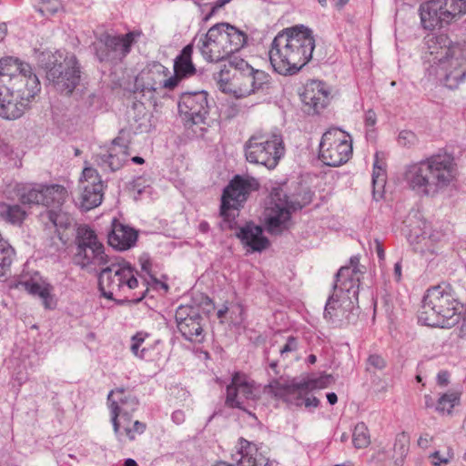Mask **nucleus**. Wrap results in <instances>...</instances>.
<instances>
[{
	"label": "nucleus",
	"mask_w": 466,
	"mask_h": 466,
	"mask_svg": "<svg viewBox=\"0 0 466 466\" xmlns=\"http://www.w3.org/2000/svg\"><path fill=\"white\" fill-rule=\"evenodd\" d=\"M450 374L446 370H441L437 375V382L440 386H447L449 383Z\"/></svg>",
	"instance_id": "56"
},
{
	"label": "nucleus",
	"mask_w": 466,
	"mask_h": 466,
	"mask_svg": "<svg viewBox=\"0 0 466 466\" xmlns=\"http://www.w3.org/2000/svg\"><path fill=\"white\" fill-rule=\"evenodd\" d=\"M260 397V389L245 374L236 373L227 387L226 405L248 411Z\"/></svg>",
	"instance_id": "17"
},
{
	"label": "nucleus",
	"mask_w": 466,
	"mask_h": 466,
	"mask_svg": "<svg viewBox=\"0 0 466 466\" xmlns=\"http://www.w3.org/2000/svg\"><path fill=\"white\" fill-rule=\"evenodd\" d=\"M135 32H129L123 35H104L95 44L96 58L101 63L116 65L120 63L130 52L136 36Z\"/></svg>",
	"instance_id": "15"
},
{
	"label": "nucleus",
	"mask_w": 466,
	"mask_h": 466,
	"mask_svg": "<svg viewBox=\"0 0 466 466\" xmlns=\"http://www.w3.org/2000/svg\"><path fill=\"white\" fill-rule=\"evenodd\" d=\"M108 244L117 250L132 248L137 239V233L132 228L123 225L116 219L112 222V229L108 234Z\"/></svg>",
	"instance_id": "27"
},
{
	"label": "nucleus",
	"mask_w": 466,
	"mask_h": 466,
	"mask_svg": "<svg viewBox=\"0 0 466 466\" xmlns=\"http://www.w3.org/2000/svg\"><path fill=\"white\" fill-rule=\"evenodd\" d=\"M342 287H344L342 283L334 282L333 292L327 300L323 313L325 319L336 326L354 322L360 312L359 293L354 295Z\"/></svg>",
	"instance_id": "10"
},
{
	"label": "nucleus",
	"mask_w": 466,
	"mask_h": 466,
	"mask_svg": "<svg viewBox=\"0 0 466 466\" xmlns=\"http://www.w3.org/2000/svg\"><path fill=\"white\" fill-rule=\"evenodd\" d=\"M377 121L376 114L373 110H368L365 114V124L367 127L375 126Z\"/></svg>",
	"instance_id": "57"
},
{
	"label": "nucleus",
	"mask_w": 466,
	"mask_h": 466,
	"mask_svg": "<svg viewBox=\"0 0 466 466\" xmlns=\"http://www.w3.org/2000/svg\"><path fill=\"white\" fill-rule=\"evenodd\" d=\"M77 251L87 247L102 244L96 235L95 231L87 226H80L76 232Z\"/></svg>",
	"instance_id": "39"
},
{
	"label": "nucleus",
	"mask_w": 466,
	"mask_h": 466,
	"mask_svg": "<svg viewBox=\"0 0 466 466\" xmlns=\"http://www.w3.org/2000/svg\"><path fill=\"white\" fill-rule=\"evenodd\" d=\"M309 390H303L301 395H295L293 398V402L296 406L304 405L306 408H316L319 404V400L314 396H308Z\"/></svg>",
	"instance_id": "47"
},
{
	"label": "nucleus",
	"mask_w": 466,
	"mask_h": 466,
	"mask_svg": "<svg viewBox=\"0 0 466 466\" xmlns=\"http://www.w3.org/2000/svg\"><path fill=\"white\" fill-rule=\"evenodd\" d=\"M178 112L184 125L192 134L200 137L207 131V116L209 113L208 93L205 91L184 93L178 101Z\"/></svg>",
	"instance_id": "9"
},
{
	"label": "nucleus",
	"mask_w": 466,
	"mask_h": 466,
	"mask_svg": "<svg viewBox=\"0 0 466 466\" xmlns=\"http://www.w3.org/2000/svg\"><path fill=\"white\" fill-rule=\"evenodd\" d=\"M454 453L451 449H448L445 452L441 453L440 451H436L430 455L431 463L434 466H441L448 464L453 459Z\"/></svg>",
	"instance_id": "48"
},
{
	"label": "nucleus",
	"mask_w": 466,
	"mask_h": 466,
	"mask_svg": "<svg viewBox=\"0 0 466 466\" xmlns=\"http://www.w3.org/2000/svg\"><path fill=\"white\" fill-rule=\"evenodd\" d=\"M233 67L234 66L230 65L229 59L228 66L225 65L223 69H221L218 73L214 75V79L217 82L218 89L224 93L233 94V90H231V84H233Z\"/></svg>",
	"instance_id": "40"
},
{
	"label": "nucleus",
	"mask_w": 466,
	"mask_h": 466,
	"mask_svg": "<svg viewBox=\"0 0 466 466\" xmlns=\"http://www.w3.org/2000/svg\"><path fill=\"white\" fill-rule=\"evenodd\" d=\"M43 184L25 185L18 188L17 196L23 204L41 205L43 202Z\"/></svg>",
	"instance_id": "38"
},
{
	"label": "nucleus",
	"mask_w": 466,
	"mask_h": 466,
	"mask_svg": "<svg viewBox=\"0 0 466 466\" xmlns=\"http://www.w3.org/2000/svg\"><path fill=\"white\" fill-rule=\"evenodd\" d=\"M258 187L255 178L236 176L224 189L221 198L220 215L225 219H229L230 210H237L247 200L248 196Z\"/></svg>",
	"instance_id": "20"
},
{
	"label": "nucleus",
	"mask_w": 466,
	"mask_h": 466,
	"mask_svg": "<svg viewBox=\"0 0 466 466\" xmlns=\"http://www.w3.org/2000/svg\"><path fill=\"white\" fill-rule=\"evenodd\" d=\"M193 46H186L174 60V76L158 82H147L143 85L142 92L158 93L161 89L172 90L177 87L183 78L190 77L197 72L192 62Z\"/></svg>",
	"instance_id": "16"
},
{
	"label": "nucleus",
	"mask_w": 466,
	"mask_h": 466,
	"mask_svg": "<svg viewBox=\"0 0 466 466\" xmlns=\"http://www.w3.org/2000/svg\"><path fill=\"white\" fill-rule=\"evenodd\" d=\"M175 319L179 332L187 340H203V318L198 306L180 305L176 310Z\"/></svg>",
	"instance_id": "24"
},
{
	"label": "nucleus",
	"mask_w": 466,
	"mask_h": 466,
	"mask_svg": "<svg viewBox=\"0 0 466 466\" xmlns=\"http://www.w3.org/2000/svg\"><path fill=\"white\" fill-rule=\"evenodd\" d=\"M456 176V164L450 154L433 155L406 167L403 179L417 194L435 197L444 192Z\"/></svg>",
	"instance_id": "3"
},
{
	"label": "nucleus",
	"mask_w": 466,
	"mask_h": 466,
	"mask_svg": "<svg viewBox=\"0 0 466 466\" xmlns=\"http://www.w3.org/2000/svg\"><path fill=\"white\" fill-rule=\"evenodd\" d=\"M46 78L60 93L72 94L80 82V68L76 57L74 55L66 56L63 63L47 69Z\"/></svg>",
	"instance_id": "19"
},
{
	"label": "nucleus",
	"mask_w": 466,
	"mask_h": 466,
	"mask_svg": "<svg viewBox=\"0 0 466 466\" xmlns=\"http://www.w3.org/2000/svg\"><path fill=\"white\" fill-rule=\"evenodd\" d=\"M230 65L233 67L231 90L234 96L246 97L268 88L269 76L261 70H255L245 60L239 57H231Z\"/></svg>",
	"instance_id": "11"
},
{
	"label": "nucleus",
	"mask_w": 466,
	"mask_h": 466,
	"mask_svg": "<svg viewBox=\"0 0 466 466\" xmlns=\"http://www.w3.org/2000/svg\"><path fill=\"white\" fill-rule=\"evenodd\" d=\"M199 230L203 233H207L209 230V225L208 222L203 221L199 224Z\"/></svg>",
	"instance_id": "64"
},
{
	"label": "nucleus",
	"mask_w": 466,
	"mask_h": 466,
	"mask_svg": "<svg viewBox=\"0 0 466 466\" xmlns=\"http://www.w3.org/2000/svg\"><path fill=\"white\" fill-rule=\"evenodd\" d=\"M246 159L249 163L275 168L285 154V147L280 134L256 130L244 145Z\"/></svg>",
	"instance_id": "6"
},
{
	"label": "nucleus",
	"mask_w": 466,
	"mask_h": 466,
	"mask_svg": "<svg viewBox=\"0 0 466 466\" xmlns=\"http://www.w3.org/2000/svg\"><path fill=\"white\" fill-rule=\"evenodd\" d=\"M352 154L350 136L339 128L326 131L319 143V159L327 166L339 167L346 163Z\"/></svg>",
	"instance_id": "13"
},
{
	"label": "nucleus",
	"mask_w": 466,
	"mask_h": 466,
	"mask_svg": "<svg viewBox=\"0 0 466 466\" xmlns=\"http://www.w3.org/2000/svg\"><path fill=\"white\" fill-rule=\"evenodd\" d=\"M78 207L85 211L98 207L104 197V183L96 169L85 167L79 181Z\"/></svg>",
	"instance_id": "21"
},
{
	"label": "nucleus",
	"mask_w": 466,
	"mask_h": 466,
	"mask_svg": "<svg viewBox=\"0 0 466 466\" xmlns=\"http://www.w3.org/2000/svg\"><path fill=\"white\" fill-rule=\"evenodd\" d=\"M352 441L357 449L365 448L370 443L368 428L363 422H360L355 426Z\"/></svg>",
	"instance_id": "43"
},
{
	"label": "nucleus",
	"mask_w": 466,
	"mask_h": 466,
	"mask_svg": "<svg viewBox=\"0 0 466 466\" xmlns=\"http://www.w3.org/2000/svg\"><path fill=\"white\" fill-rule=\"evenodd\" d=\"M457 401L458 396L455 393H445L439 398L436 410L441 414H450Z\"/></svg>",
	"instance_id": "44"
},
{
	"label": "nucleus",
	"mask_w": 466,
	"mask_h": 466,
	"mask_svg": "<svg viewBox=\"0 0 466 466\" xmlns=\"http://www.w3.org/2000/svg\"><path fill=\"white\" fill-rule=\"evenodd\" d=\"M172 420L175 423L180 424L185 420V415L181 410H176L172 414Z\"/></svg>",
	"instance_id": "58"
},
{
	"label": "nucleus",
	"mask_w": 466,
	"mask_h": 466,
	"mask_svg": "<svg viewBox=\"0 0 466 466\" xmlns=\"http://www.w3.org/2000/svg\"><path fill=\"white\" fill-rule=\"evenodd\" d=\"M363 274L360 268V258L353 256L350 259V264L341 267L335 276V283L344 285L342 289H348L354 295L359 293L360 276Z\"/></svg>",
	"instance_id": "29"
},
{
	"label": "nucleus",
	"mask_w": 466,
	"mask_h": 466,
	"mask_svg": "<svg viewBox=\"0 0 466 466\" xmlns=\"http://www.w3.org/2000/svg\"><path fill=\"white\" fill-rule=\"evenodd\" d=\"M410 437L405 432L399 433L395 438L393 446L394 454L397 459H403L409 451Z\"/></svg>",
	"instance_id": "46"
},
{
	"label": "nucleus",
	"mask_w": 466,
	"mask_h": 466,
	"mask_svg": "<svg viewBox=\"0 0 466 466\" xmlns=\"http://www.w3.org/2000/svg\"><path fill=\"white\" fill-rule=\"evenodd\" d=\"M151 115L143 103H135L129 112L131 127L137 133H147L151 128Z\"/></svg>",
	"instance_id": "32"
},
{
	"label": "nucleus",
	"mask_w": 466,
	"mask_h": 466,
	"mask_svg": "<svg viewBox=\"0 0 466 466\" xmlns=\"http://www.w3.org/2000/svg\"><path fill=\"white\" fill-rule=\"evenodd\" d=\"M61 7L59 0H40L38 11L43 15H50L56 14Z\"/></svg>",
	"instance_id": "50"
},
{
	"label": "nucleus",
	"mask_w": 466,
	"mask_h": 466,
	"mask_svg": "<svg viewBox=\"0 0 466 466\" xmlns=\"http://www.w3.org/2000/svg\"><path fill=\"white\" fill-rule=\"evenodd\" d=\"M241 243L249 247L252 251H262L268 246V240L263 236L261 227L247 223L236 233Z\"/></svg>",
	"instance_id": "30"
},
{
	"label": "nucleus",
	"mask_w": 466,
	"mask_h": 466,
	"mask_svg": "<svg viewBox=\"0 0 466 466\" xmlns=\"http://www.w3.org/2000/svg\"><path fill=\"white\" fill-rule=\"evenodd\" d=\"M98 284L102 295L109 299H114L115 296L128 298L127 293L137 288L138 281L131 264L121 259L110 261L102 268Z\"/></svg>",
	"instance_id": "7"
},
{
	"label": "nucleus",
	"mask_w": 466,
	"mask_h": 466,
	"mask_svg": "<svg viewBox=\"0 0 466 466\" xmlns=\"http://www.w3.org/2000/svg\"><path fill=\"white\" fill-rule=\"evenodd\" d=\"M327 400L329 404L334 405L338 401V397H337L336 393L329 392L327 394Z\"/></svg>",
	"instance_id": "62"
},
{
	"label": "nucleus",
	"mask_w": 466,
	"mask_h": 466,
	"mask_svg": "<svg viewBox=\"0 0 466 466\" xmlns=\"http://www.w3.org/2000/svg\"><path fill=\"white\" fill-rule=\"evenodd\" d=\"M394 277L396 281H400L401 279V263L397 262L394 265Z\"/></svg>",
	"instance_id": "59"
},
{
	"label": "nucleus",
	"mask_w": 466,
	"mask_h": 466,
	"mask_svg": "<svg viewBox=\"0 0 466 466\" xmlns=\"http://www.w3.org/2000/svg\"><path fill=\"white\" fill-rule=\"evenodd\" d=\"M232 459L237 465L220 461L215 466H270L268 459L258 451L257 445L244 438L238 440L237 452Z\"/></svg>",
	"instance_id": "25"
},
{
	"label": "nucleus",
	"mask_w": 466,
	"mask_h": 466,
	"mask_svg": "<svg viewBox=\"0 0 466 466\" xmlns=\"http://www.w3.org/2000/svg\"><path fill=\"white\" fill-rule=\"evenodd\" d=\"M40 83L29 64L12 56L0 60V86H28L29 80Z\"/></svg>",
	"instance_id": "22"
},
{
	"label": "nucleus",
	"mask_w": 466,
	"mask_h": 466,
	"mask_svg": "<svg viewBox=\"0 0 466 466\" xmlns=\"http://www.w3.org/2000/svg\"><path fill=\"white\" fill-rule=\"evenodd\" d=\"M15 289H23L32 296H37L42 299L44 307L52 309L56 307V301L52 295L53 287L40 278L22 277L12 285Z\"/></svg>",
	"instance_id": "26"
},
{
	"label": "nucleus",
	"mask_w": 466,
	"mask_h": 466,
	"mask_svg": "<svg viewBox=\"0 0 466 466\" xmlns=\"http://www.w3.org/2000/svg\"><path fill=\"white\" fill-rule=\"evenodd\" d=\"M386 184V162L383 154L376 152L374 155L373 171H372V187L373 195L380 194Z\"/></svg>",
	"instance_id": "37"
},
{
	"label": "nucleus",
	"mask_w": 466,
	"mask_h": 466,
	"mask_svg": "<svg viewBox=\"0 0 466 466\" xmlns=\"http://www.w3.org/2000/svg\"><path fill=\"white\" fill-rule=\"evenodd\" d=\"M461 308L450 286H435L423 297L419 321L425 326L450 328L459 322Z\"/></svg>",
	"instance_id": "4"
},
{
	"label": "nucleus",
	"mask_w": 466,
	"mask_h": 466,
	"mask_svg": "<svg viewBox=\"0 0 466 466\" xmlns=\"http://www.w3.org/2000/svg\"><path fill=\"white\" fill-rule=\"evenodd\" d=\"M410 228L407 235L408 241L412 249L426 259H431L441 249L443 235L441 231L432 228L431 225L420 218L413 221L410 219Z\"/></svg>",
	"instance_id": "12"
},
{
	"label": "nucleus",
	"mask_w": 466,
	"mask_h": 466,
	"mask_svg": "<svg viewBox=\"0 0 466 466\" xmlns=\"http://www.w3.org/2000/svg\"><path fill=\"white\" fill-rule=\"evenodd\" d=\"M76 260L81 268H86L90 265L104 267L110 262L108 256L105 253L103 244L87 247L76 251Z\"/></svg>",
	"instance_id": "31"
},
{
	"label": "nucleus",
	"mask_w": 466,
	"mask_h": 466,
	"mask_svg": "<svg viewBox=\"0 0 466 466\" xmlns=\"http://www.w3.org/2000/svg\"><path fill=\"white\" fill-rule=\"evenodd\" d=\"M386 366L385 360L377 354L370 355L368 359V370L373 368L375 370H382Z\"/></svg>",
	"instance_id": "52"
},
{
	"label": "nucleus",
	"mask_w": 466,
	"mask_h": 466,
	"mask_svg": "<svg viewBox=\"0 0 466 466\" xmlns=\"http://www.w3.org/2000/svg\"><path fill=\"white\" fill-rule=\"evenodd\" d=\"M107 402L114 433L116 439L122 441L123 434L120 431L121 422L118 418L121 417L124 421L130 422L133 412L137 409L138 400L134 395L127 394L124 388H116L109 392Z\"/></svg>",
	"instance_id": "18"
},
{
	"label": "nucleus",
	"mask_w": 466,
	"mask_h": 466,
	"mask_svg": "<svg viewBox=\"0 0 466 466\" xmlns=\"http://www.w3.org/2000/svg\"><path fill=\"white\" fill-rule=\"evenodd\" d=\"M42 194L43 202H41V205L46 207L54 206V208L61 207L67 197L66 187L58 184H43Z\"/></svg>",
	"instance_id": "34"
},
{
	"label": "nucleus",
	"mask_w": 466,
	"mask_h": 466,
	"mask_svg": "<svg viewBox=\"0 0 466 466\" xmlns=\"http://www.w3.org/2000/svg\"><path fill=\"white\" fill-rule=\"evenodd\" d=\"M452 0H430L420 5V20L426 29L442 27L455 20Z\"/></svg>",
	"instance_id": "23"
},
{
	"label": "nucleus",
	"mask_w": 466,
	"mask_h": 466,
	"mask_svg": "<svg viewBox=\"0 0 466 466\" xmlns=\"http://www.w3.org/2000/svg\"><path fill=\"white\" fill-rule=\"evenodd\" d=\"M425 44L430 56V75L451 90L466 82V51L461 45L444 34L428 35Z\"/></svg>",
	"instance_id": "2"
},
{
	"label": "nucleus",
	"mask_w": 466,
	"mask_h": 466,
	"mask_svg": "<svg viewBox=\"0 0 466 466\" xmlns=\"http://www.w3.org/2000/svg\"><path fill=\"white\" fill-rule=\"evenodd\" d=\"M433 441V436L425 432L422 433L418 439L417 444L421 449H428Z\"/></svg>",
	"instance_id": "55"
},
{
	"label": "nucleus",
	"mask_w": 466,
	"mask_h": 466,
	"mask_svg": "<svg viewBox=\"0 0 466 466\" xmlns=\"http://www.w3.org/2000/svg\"><path fill=\"white\" fill-rule=\"evenodd\" d=\"M269 393L273 394L277 398H282L287 402H293L295 395H301L302 391L299 387V382H292L287 384L280 380H275L271 381L267 387Z\"/></svg>",
	"instance_id": "36"
},
{
	"label": "nucleus",
	"mask_w": 466,
	"mask_h": 466,
	"mask_svg": "<svg viewBox=\"0 0 466 466\" xmlns=\"http://www.w3.org/2000/svg\"><path fill=\"white\" fill-rule=\"evenodd\" d=\"M452 5L456 18L466 14V0H452Z\"/></svg>",
	"instance_id": "54"
},
{
	"label": "nucleus",
	"mask_w": 466,
	"mask_h": 466,
	"mask_svg": "<svg viewBox=\"0 0 466 466\" xmlns=\"http://www.w3.org/2000/svg\"><path fill=\"white\" fill-rule=\"evenodd\" d=\"M301 208L302 206L299 203L289 201L287 195L282 190L272 191L264 212L268 231L271 234H279L287 229L291 210Z\"/></svg>",
	"instance_id": "14"
},
{
	"label": "nucleus",
	"mask_w": 466,
	"mask_h": 466,
	"mask_svg": "<svg viewBox=\"0 0 466 466\" xmlns=\"http://www.w3.org/2000/svg\"><path fill=\"white\" fill-rule=\"evenodd\" d=\"M40 90V83L32 79L26 86H0V117L6 120L20 118Z\"/></svg>",
	"instance_id": "8"
},
{
	"label": "nucleus",
	"mask_w": 466,
	"mask_h": 466,
	"mask_svg": "<svg viewBox=\"0 0 466 466\" xmlns=\"http://www.w3.org/2000/svg\"><path fill=\"white\" fill-rule=\"evenodd\" d=\"M329 92L321 81H312L305 86L301 95L302 102L313 109L314 113H319L326 107L329 103Z\"/></svg>",
	"instance_id": "28"
},
{
	"label": "nucleus",
	"mask_w": 466,
	"mask_h": 466,
	"mask_svg": "<svg viewBox=\"0 0 466 466\" xmlns=\"http://www.w3.org/2000/svg\"><path fill=\"white\" fill-rule=\"evenodd\" d=\"M25 216V211L19 205H5L1 210V217L11 224H21Z\"/></svg>",
	"instance_id": "42"
},
{
	"label": "nucleus",
	"mask_w": 466,
	"mask_h": 466,
	"mask_svg": "<svg viewBox=\"0 0 466 466\" xmlns=\"http://www.w3.org/2000/svg\"><path fill=\"white\" fill-rule=\"evenodd\" d=\"M113 144L114 147L110 149V152L102 156L101 160L106 163L111 170L115 171L119 169L126 161L127 147L120 137H116Z\"/></svg>",
	"instance_id": "35"
},
{
	"label": "nucleus",
	"mask_w": 466,
	"mask_h": 466,
	"mask_svg": "<svg viewBox=\"0 0 466 466\" xmlns=\"http://www.w3.org/2000/svg\"><path fill=\"white\" fill-rule=\"evenodd\" d=\"M424 400H425V406H426L427 408H431V407H432V406H433V404H434V400H433V399H432V397H431V396H430V395H425V396H424Z\"/></svg>",
	"instance_id": "63"
},
{
	"label": "nucleus",
	"mask_w": 466,
	"mask_h": 466,
	"mask_svg": "<svg viewBox=\"0 0 466 466\" xmlns=\"http://www.w3.org/2000/svg\"><path fill=\"white\" fill-rule=\"evenodd\" d=\"M398 142L403 147H410L417 143V137L410 130H402L399 134Z\"/></svg>",
	"instance_id": "51"
},
{
	"label": "nucleus",
	"mask_w": 466,
	"mask_h": 466,
	"mask_svg": "<svg viewBox=\"0 0 466 466\" xmlns=\"http://www.w3.org/2000/svg\"><path fill=\"white\" fill-rule=\"evenodd\" d=\"M121 426L123 427L127 437L130 441H134L136 439V434L140 435L146 431V424L139 420H135L133 427H129V422L127 421H124V424Z\"/></svg>",
	"instance_id": "49"
},
{
	"label": "nucleus",
	"mask_w": 466,
	"mask_h": 466,
	"mask_svg": "<svg viewBox=\"0 0 466 466\" xmlns=\"http://www.w3.org/2000/svg\"><path fill=\"white\" fill-rule=\"evenodd\" d=\"M247 43V35L228 23L211 26L198 42V48L205 60L219 62L239 51Z\"/></svg>",
	"instance_id": "5"
},
{
	"label": "nucleus",
	"mask_w": 466,
	"mask_h": 466,
	"mask_svg": "<svg viewBox=\"0 0 466 466\" xmlns=\"http://www.w3.org/2000/svg\"><path fill=\"white\" fill-rule=\"evenodd\" d=\"M46 227H53L56 229H66L70 227L73 218L64 211L61 207L46 209L40 215Z\"/></svg>",
	"instance_id": "33"
},
{
	"label": "nucleus",
	"mask_w": 466,
	"mask_h": 466,
	"mask_svg": "<svg viewBox=\"0 0 466 466\" xmlns=\"http://www.w3.org/2000/svg\"><path fill=\"white\" fill-rule=\"evenodd\" d=\"M147 337L148 333L144 331L137 332L134 336H132L130 350L136 357L140 359L145 357L147 350L146 348L142 347V345Z\"/></svg>",
	"instance_id": "45"
},
{
	"label": "nucleus",
	"mask_w": 466,
	"mask_h": 466,
	"mask_svg": "<svg viewBox=\"0 0 466 466\" xmlns=\"http://www.w3.org/2000/svg\"><path fill=\"white\" fill-rule=\"evenodd\" d=\"M298 348L296 338L290 336L288 338L286 344L279 350V353L284 357L287 353L295 351Z\"/></svg>",
	"instance_id": "53"
},
{
	"label": "nucleus",
	"mask_w": 466,
	"mask_h": 466,
	"mask_svg": "<svg viewBox=\"0 0 466 466\" xmlns=\"http://www.w3.org/2000/svg\"><path fill=\"white\" fill-rule=\"evenodd\" d=\"M315 38L310 28L298 25L279 32L268 52L270 64L280 75H294L312 58Z\"/></svg>",
	"instance_id": "1"
},
{
	"label": "nucleus",
	"mask_w": 466,
	"mask_h": 466,
	"mask_svg": "<svg viewBox=\"0 0 466 466\" xmlns=\"http://www.w3.org/2000/svg\"><path fill=\"white\" fill-rule=\"evenodd\" d=\"M334 382L330 374H322L317 378H308L299 382L301 391L303 390L325 389Z\"/></svg>",
	"instance_id": "41"
},
{
	"label": "nucleus",
	"mask_w": 466,
	"mask_h": 466,
	"mask_svg": "<svg viewBox=\"0 0 466 466\" xmlns=\"http://www.w3.org/2000/svg\"><path fill=\"white\" fill-rule=\"evenodd\" d=\"M230 0H217L212 8V12L223 7L226 4L229 3Z\"/></svg>",
	"instance_id": "60"
},
{
	"label": "nucleus",
	"mask_w": 466,
	"mask_h": 466,
	"mask_svg": "<svg viewBox=\"0 0 466 466\" xmlns=\"http://www.w3.org/2000/svg\"><path fill=\"white\" fill-rule=\"evenodd\" d=\"M376 251L379 258L383 260L385 258V253L382 246L379 242L376 243Z\"/></svg>",
	"instance_id": "61"
}]
</instances>
